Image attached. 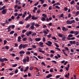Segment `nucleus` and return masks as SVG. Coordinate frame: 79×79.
I'll list each match as a JSON object with an SVG mask.
<instances>
[{
	"mask_svg": "<svg viewBox=\"0 0 79 79\" xmlns=\"http://www.w3.org/2000/svg\"><path fill=\"white\" fill-rule=\"evenodd\" d=\"M64 11H66L68 10V8H67L66 7H65L64 8Z\"/></svg>",
	"mask_w": 79,
	"mask_h": 79,
	"instance_id": "nucleus-41",
	"label": "nucleus"
},
{
	"mask_svg": "<svg viewBox=\"0 0 79 79\" xmlns=\"http://www.w3.org/2000/svg\"><path fill=\"white\" fill-rule=\"evenodd\" d=\"M67 24H70V21L69 20H67L66 22Z\"/></svg>",
	"mask_w": 79,
	"mask_h": 79,
	"instance_id": "nucleus-55",
	"label": "nucleus"
},
{
	"mask_svg": "<svg viewBox=\"0 0 79 79\" xmlns=\"http://www.w3.org/2000/svg\"><path fill=\"white\" fill-rule=\"evenodd\" d=\"M27 60L25 58H24L23 60V63H26V61L27 62H29V56H27Z\"/></svg>",
	"mask_w": 79,
	"mask_h": 79,
	"instance_id": "nucleus-1",
	"label": "nucleus"
},
{
	"mask_svg": "<svg viewBox=\"0 0 79 79\" xmlns=\"http://www.w3.org/2000/svg\"><path fill=\"white\" fill-rule=\"evenodd\" d=\"M30 26V24H28L26 26V27L27 28H29V27Z\"/></svg>",
	"mask_w": 79,
	"mask_h": 79,
	"instance_id": "nucleus-60",
	"label": "nucleus"
},
{
	"mask_svg": "<svg viewBox=\"0 0 79 79\" xmlns=\"http://www.w3.org/2000/svg\"><path fill=\"white\" fill-rule=\"evenodd\" d=\"M32 36H35V35H36V33L35 32L33 33L32 35Z\"/></svg>",
	"mask_w": 79,
	"mask_h": 79,
	"instance_id": "nucleus-32",
	"label": "nucleus"
},
{
	"mask_svg": "<svg viewBox=\"0 0 79 79\" xmlns=\"http://www.w3.org/2000/svg\"><path fill=\"white\" fill-rule=\"evenodd\" d=\"M19 53L20 54H24V53H25V52H24V51H20L19 52Z\"/></svg>",
	"mask_w": 79,
	"mask_h": 79,
	"instance_id": "nucleus-18",
	"label": "nucleus"
},
{
	"mask_svg": "<svg viewBox=\"0 0 79 79\" xmlns=\"http://www.w3.org/2000/svg\"><path fill=\"white\" fill-rule=\"evenodd\" d=\"M33 68H34V67L33 66H31L30 68V71H32V69H33Z\"/></svg>",
	"mask_w": 79,
	"mask_h": 79,
	"instance_id": "nucleus-38",
	"label": "nucleus"
},
{
	"mask_svg": "<svg viewBox=\"0 0 79 79\" xmlns=\"http://www.w3.org/2000/svg\"><path fill=\"white\" fill-rule=\"evenodd\" d=\"M6 42H7V41L6 40H4V45H5V44H6Z\"/></svg>",
	"mask_w": 79,
	"mask_h": 79,
	"instance_id": "nucleus-44",
	"label": "nucleus"
},
{
	"mask_svg": "<svg viewBox=\"0 0 79 79\" xmlns=\"http://www.w3.org/2000/svg\"><path fill=\"white\" fill-rule=\"evenodd\" d=\"M37 12V13H40V10H38Z\"/></svg>",
	"mask_w": 79,
	"mask_h": 79,
	"instance_id": "nucleus-49",
	"label": "nucleus"
},
{
	"mask_svg": "<svg viewBox=\"0 0 79 79\" xmlns=\"http://www.w3.org/2000/svg\"><path fill=\"white\" fill-rule=\"evenodd\" d=\"M79 14V11H77L76 12V16H77V15H78Z\"/></svg>",
	"mask_w": 79,
	"mask_h": 79,
	"instance_id": "nucleus-42",
	"label": "nucleus"
},
{
	"mask_svg": "<svg viewBox=\"0 0 79 79\" xmlns=\"http://www.w3.org/2000/svg\"><path fill=\"white\" fill-rule=\"evenodd\" d=\"M5 48L6 50H9V46H5Z\"/></svg>",
	"mask_w": 79,
	"mask_h": 79,
	"instance_id": "nucleus-33",
	"label": "nucleus"
},
{
	"mask_svg": "<svg viewBox=\"0 0 79 79\" xmlns=\"http://www.w3.org/2000/svg\"><path fill=\"white\" fill-rule=\"evenodd\" d=\"M26 40H27V38L26 37L24 38L23 39V41H26Z\"/></svg>",
	"mask_w": 79,
	"mask_h": 79,
	"instance_id": "nucleus-39",
	"label": "nucleus"
},
{
	"mask_svg": "<svg viewBox=\"0 0 79 79\" xmlns=\"http://www.w3.org/2000/svg\"><path fill=\"white\" fill-rule=\"evenodd\" d=\"M41 64H42L44 66H45V64L44 62H42L41 63Z\"/></svg>",
	"mask_w": 79,
	"mask_h": 79,
	"instance_id": "nucleus-47",
	"label": "nucleus"
},
{
	"mask_svg": "<svg viewBox=\"0 0 79 79\" xmlns=\"http://www.w3.org/2000/svg\"><path fill=\"white\" fill-rule=\"evenodd\" d=\"M23 48V44H21L19 46V50H21V49H22V48Z\"/></svg>",
	"mask_w": 79,
	"mask_h": 79,
	"instance_id": "nucleus-15",
	"label": "nucleus"
},
{
	"mask_svg": "<svg viewBox=\"0 0 79 79\" xmlns=\"http://www.w3.org/2000/svg\"><path fill=\"white\" fill-rule=\"evenodd\" d=\"M2 14L5 15L6 13V9H3L2 11Z\"/></svg>",
	"mask_w": 79,
	"mask_h": 79,
	"instance_id": "nucleus-4",
	"label": "nucleus"
},
{
	"mask_svg": "<svg viewBox=\"0 0 79 79\" xmlns=\"http://www.w3.org/2000/svg\"><path fill=\"white\" fill-rule=\"evenodd\" d=\"M18 73V69H16L15 71V73L17 74V73Z\"/></svg>",
	"mask_w": 79,
	"mask_h": 79,
	"instance_id": "nucleus-26",
	"label": "nucleus"
},
{
	"mask_svg": "<svg viewBox=\"0 0 79 79\" xmlns=\"http://www.w3.org/2000/svg\"><path fill=\"white\" fill-rule=\"evenodd\" d=\"M32 16L31 15V14H29V16H28V19H31V17Z\"/></svg>",
	"mask_w": 79,
	"mask_h": 79,
	"instance_id": "nucleus-62",
	"label": "nucleus"
},
{
	"mask_svg": "<svg viewBox=\"0 0 79 79\" xmlns=\"http://www.w3.org/2000/svg\"><path fill=\"white\" fill-rule=\"evenodd\" d=\"M73 35L70 34L68 36V37H72Z\"/></svg>",
	"mask_w": 79,
	"mask_h": 79,
	"instance_id": "nucleus-34",
	"label": "nucleus"
},
{
	"mask_svg": "<svg viewBox=\"0 0 79 79\" xmlns=\"http://www.w3.org/2000/svg\"><path fill=\"white\" fill-rule=\"evenodd\" d=\"M28 45L27 44H23V45H22L23 48H25L26 47H27Z\"/></svg>",
	"mask_w": 79,
	"mask_h": 79,
	"instance_id": "nucleus-11",
	"label": "nucleus"
},
{
	"mask_svg": "<svg viewBox=\"0 0 79 79\" xmlns=\"http://www.w3.org/2000/svg\"><path fill=\"white\" fill-rule=\"evenodd\" d=\"M17 9H18V10H19V9H21V6H18L17 7Z\"/></svg>",
	"mask_w": 79,
	"mask_h": 79,
	"instance_id": "nucleus-58",
	"label": "nucleus"
},
{
	"mask_svg": "<svg viewBox=\"0 0 79 79\" xmlns=\"http://www.w3.org/2000/svg\"><path fill=\"white\" fill-rule=\"evenodd\" d=\"M3 60H4V61H8V59L6 58H3Z\"/></svg>",
	"mask_w": 79,
	"mask_h": 79,
	"instance_id": "nucleus-25",
	"label": "nucleus"
},
{
	"mask_svg": "<svg viewBox=\"0 0 79 79\" xmlns=\"http://www.w3.org/2000/svg\"><path fill=\"white\" fill-rule=\"evenodd\" d=\"M63 16H64V14L63 13H62L61 14L60 16L59 17V18H63Z\"/></svg>",
	"mask_w": 79,
	"mask_h": 79,
	"instance_id": "nucleus-21",
	"label": "nucleus"
},
{
	"mask_svg": "<svg viewBox=\"0 0 79 79\" xmlns=\"http://www.w3.org/2000/svg\"><path fill=\"white\" fill-rule=\"evenodd\" d=\"M41 20L42 21H45V18L44 17H42L41 19Z\"/></svg>",
	"mask_w": 79,
	"mask_h": 79,
	"instance_id": "nucleus-22",
	"label": "nucleus"
},
{
	"mask_svg": "<svg viewBox=\"0 0 79 79\" xmlns=\"http://www.w3.org/2000/svg\"><path fill=\"white\" fill-rule=\"evenodd\" d=\"M75 23V20H71L70 21V24H71L72 23L74 24Z\"/></svg>",
	"mask_w": 79,
	"mask_h": 79,
	"instance_id": "nucleus-12",
	"label": "nucleus"
},
{
	"mask_svg": "<svg viewBox=\"0 0 79 79\" xmlns=\"http://www.w3.org/2000/svg\"><path fill=\"white\" fill-rule=\"evenodd\" d=\"M52 17H49V18H46V21L47 22H49L50 21H52Z\"/></svg>",
	"mask_w": 79,
	"mask_h": 79,
	"instance_id": "nucleus-5",
	"label": "nucleus"
},
{
	"mask_svg": "<svg viewBox=\"0 0 79 79\" xmlns=\"http://www.w3.org/2000/svg\"><path fill=\"white\" fill-rule=\"evenodd\" d=\"M28 19H29V17H27L26 18V19H25V21H27L28 20Z\"/></svg>",
	"mask_w": 79,
	"mask_h": 79,
	"instance_id": "nucleus-52",
	"label": "nucleus"
},
{
	"mask_svg": "<svg viewBox=\"0 0 79 79\" xmlns=\"http://www.w3.org/2000/svg\"><path fill=\"white\" fill-rule=\"evenodd\" d=\"M19 24H24V22L22 21H20L19 22Z\"/></svg>",
	"mask_w": 79,
	"mask_h": 79,
	"instance_id": "nucleus-27",
	"label": "nucleus"
},
{
	"mask_svg": "<svg viewBox=\"0 0 79 79\" xmlns=\"http://www.w3.org/2000/svg\"><path fill=\"white\" fill-rule=\"evenodd\" d=\"M30 28L31 29H34L35 28L34 26L31 25V26L30 27Z\"/></svg>",
	"mask_w": 79,
	"mask_h": 79,
	"instance_id": "nucleus-40",
	"label": "nucleus"
},
{
	"mask_svg": "<svg viewBox=\"0 0 79 79\" xmlns=\"http://www.w3.org/2000/svg\"><path fill=\"white\" fill-rule=\"evenodd\" d=\"M45 37H43V42H45Z\"/></svg>",
	"mask_w": 79,
	"mask_h": 79,
	"instance_id": "nucleus-61",
	"label": "nucleus"
},
{
	"mask_svg": "<svg viewBox=\"0 0 79 79\" xmlns=\"http://www.w3.org/2000/svg\"><path fill=\"white\" fill-rule=\"evenodd\" d=\"M39 18V17L37 16L36 17H35V16L33 15L31 18V19H33V20H36V19H37Z\"/></svg>",
	"mask_w": 79,
	"mask_h": 79,
	"instance_id": "nucleus-2",
	"label": "nucleus"
},
{
	"mask_svg": "<svg viewBox=\"0 0 79 79\" xmlns=\"http://www.w3.org/2000/svg\"><path fill=\"white\" fill-rule=\"evenodd\" d=\"M0 61H1V62H4L3 59L0 58Z\"/></svg>",
	"mask_w": 79,
	"mask_h": 79,
	"instance_id": "nucleus-24",
	"label": "nucleus"
},
{
	"mask_svg": "<svg viewBox=\"0 0 79 79\" xmlns=\"http://www.w3.org/2000/svg\"><path fill=\"white\" fill-rule=\"evenodd\" d=\"M76 8L77 10H79V6H78L77 7L76 6Z\"/></svg>",
	"mask_w": 79,
	"mask_h": 79,
	"instance_id": "nucleus-64",
	"label": "nucleus"
},
{
	"mask_svg": "<svg viewBox=\"0 0 79 79\" xmlns=\"http://www.w3.org/2000/svg\"><path fill=\"white\" fill-rule=\"evenodd\" d=\"M38 57L39 59H40V60H42V59H43L44 58V57L42 56H38Z\"/></svg>",
	"mask_w": 79,
	"mask_h": 79,
	"instance_id": "nucleus-17",
	"label": "nucleus"
},
{
	"mask_svg": "<svg viewBox=\"0 0 79 79\" xmlns=\"http://www.w3.org/2000/svg\"><path fill=\"white\" fill-rule=\"evenodd\" d=\"M2 7L0 6V8ZM6 8V6H4L1 8H0V10H4L5 8Z\"/></svg>",
	"mask_w": 79,
	"mask_h": 79,
	"instance_id": "nucleus-14",
	"label": "nucleus"
},
{
	"mask_svg": "<svg viewBox=\"0 0 79 79\" xmlns=\"http://www.w3.org/2000/svg\"><path fill=\"white\" fill-rule=\"evenodd\" d=\"M56 78H58L60 77V75H57V76H56Z\"/></svg>",
	"mask_w": 79,
	"mask_h": 79,
	"instance_id": "nucleus-50",
	"label": "nucleus"
},
{
	"mask_svg": "<svg viewBox=\"0 0 79 79\" xmlns=\"http://www.w3.org/2000/svg\"><path fill=\"white\" fill-rule=\"evenodd\" d=\"M51 36H52L51 34H49V35H48V37L49 38H50V37H51Z\"/></svg>",
	"mask_w": 79,
	"mask_h": 79,
	"instance_id": "nucleus-46",
	"label": "nucleus"
},
{
	"mask_svg": "<svg viewBox=\"0 0 79 79\" xmlns=\"http://www.w3.org/2000/svg\"><path fill=\"white\" fill-rule=\"evenodd\" d=\"M69 73H68V74H66L64 76L65 77H67V78H69Z\"/></svg>",
	"mask_w": 79,
	"mask_h": 79,
	"instance_id": "nucleus-16",
	"label": "nucleus"
},
{
	"mask_svg": "<svg viewBox=\"0 0 79 79\" xmlns=\"http://www.w3.org/2000/svg\"><path fill=\"white\" fill-rule=\"evenodd\" d=\"M62 30L63 31H68V29L67 28H65L64 27H63L62 28Z\"/></svg>",
	"mask_w": 79,
	"mask_h": 79,
	"instance_id": "nucleus-6",
	"label": "nucleus"
},
{
	"mask_svg": "<svg viewBox=\"0 0 79 79\" xmlns=\"http://www.w3.org/2000/svg\"><path fill=\"white\" fill-rule=\"evenodd\" d=\"M52 75H51L50 74H49L48 76H46V78H47L48 79L50 78V77H52Z\"/></svg>",
	"mask_w": 79,
	"mask_h": 79,
	"instance_id": "nucleus-9",
	"label": "nucleus"
},
{
	"mask_svg": "<svg viewBox=\"0 0 79 79\" xmlns=\"http://www.w3.org/2000/svg\"><path fill=\"white\" fill-rule=\"evenodd\" d=\"M47 42L50 45H52V43L50 41H48Z\"/></svg>",
	"mask_w": 79,
	"mask_h": 79,
	"instance_id": "nucleus-43",
	"label": "nucleus"
},
{
	"mask_svg": "<svg viewBox=\"0 0 79 79\" xmlns=\"http://www.w3.org/2000/svg\"><path fill=\"white\" fill-rule=\"evenodd\" d=\"M28 69H29V66H27L25 68V69L24 70V72H27V71L28 70Z\"/></svg>",
	"mask_w": 79,
	"mask_h": 79,
	"instance_id": "nucleus-10",
	"label": "nucleus"
},
{
	"mask_svg": "<svg viewBox=\"0 0 79 79\" xmlns=\"http://www.w3.org/2000/svg\"><path fill=\"white\" fill-rule=\"evenodd\" d=\"M26 54H27V55H30V54H31V52L29 51H27L26 52Z\"/></svg>",
	"mask_w": 79,
	"mask_h": 79,
	"instance_id": "nucleus-31",
	"label": "nucleus"
},
{
	"mask_svg": "<svg viewBox=\"0 0 79 79\" xmlns=\"http://www.w3.org/2000/svg\"><path fill=\"white\" fill-rule=\"evenodd\" d=\"M38 49H39V50H38L39 52H40L41 53H45V51H42V49L40 48H38Z\"/></svg>",
	"mask_w": 79,
	"mask_h": 79,
	"instance_id": "nucleus-3",
	"label": "nucleus"
},
{
	"mask_svg": "<svg viewBox=\"0 0 79 79\" xmlns=\"http://www.w3.org/2000/svg\"><path fill=\"white\" fill-rule=\"evenodd\" d=\"M35 27H39V26H40V25L39 24H35Z\"/></svg>",
	"mask_w": 79,
	"mask_h": 79,
	"instance_id": "nucleus-45",
	"label": "nucleus"
},
{
	"mask_svg": "<svg viewBox=\"0 0 79 79\" xmlns=\"http://www.w3.org/2000/svg\"><path fill=\"white\" fill-rule=\"evenodd\" d=\"M11 26H10L8 27V28H6V29H8V30H10V29H10V28H11Z\"/></svg>",
	"mask_w": 79,
	"mask_h": 79,
	"instance_id": "nucleus-37",
	"label": "nucleus"
},
{
	"mask_svg": "<svg viewBox=\"0 0 79 79\" xmlns=\"http://www.w3.org/2000/svg\"><path fill=\"white\" fill-rule=\"evenodd\" d=\"M70 34H72L74 33V31H71L70 33Z\"/></svg>",
	"mask_w": 79,
	"mask_h": 79,
	"instance_id": "nucleus-56",
	"label": "nucleus"
},
{
	"mask_svg": "<svg viewBox=\"0 0 79 79\" xmlns=\"http://www.w3.org/2000/svg\"><path fill=\"white\" fill-rule=\"evenodd\" d=\"M35 25V22H33L31 23V26H34Z\"/></svg>",
	"mask_w": 79,
	"mask_h": 79,
	"instance_id": "nucleus-63",
	"label": "nucleus"
},
{
	"mask_svg": "<svg viewBox=\"0 0 79 79\" xmlns=\"http://www.w3.org/2000/svg\"><path fill=\"white\" fill-rule=\"evenodd\" d=\"M76 45L77 46H78L79 45V43L77 41L76 43Z\"/></svg>",
	"mask_w": 79,
	"mask_h": 79,
	"instance_id": "nucleus-53",
	"label": "nucleus"
},
{
	"mask_svg": "<svg viewBox=\"0 0 79 79\" xmlns=\"http://www.w3.org/2000/svg\"><path fill=\"white\" fill-rule=\"evenodd\" d=\"M66 36H63L62 37V40L63 41H65V39H66Z\"/></svg>",
	"mask_w": 79,
	"mask_h": 79,
	"instance_id": "nucleus-19",
	"label": "nucleus"
},
{
	"mask_svg": "<svg viewBox=\"0 0 79 79\" xmlns=\"http://www.w3.org/2000/svg\"><path fill=\"white\" fill-rule=\"evenodd\" d=\"M39 44L40 45V47H44V43H42L41 42H40L39 43Z\"/></svg>",
	"mask_w": 79,
	"mask_h": 79,
	"instance_id": "nucleus-7",
	"label": "nucleus"
},
{
	"mask_svg": "<svg viewBox=\"0 0 79 79\" xmlns=\"http://www.w3.org/2000/svg\"><path fill=\"white\" fill-rule=\"evenodd\" d=\"M43 32H44L45 34H48V32H47L46 31L44 30L43 31Z\"/></svg>",
	"mask_w": 79,
	"mask_h": 79,
	"instance_id": "nucleus-30",
	"label": "nucleus"
},
{
	"mask_svg": "<svg viewBox=\"0 0 79 79\" xmlns=\"http://www.w3.org/2000/svg\"><path fill=\"white\" fill-rule=\"evenodd\" d=\"M52 39H54V40H57V39H56V37H52Z\"/></svg>",
	"mask_w": 79,
	"mask_h": 79,
	"instance_id": "nucleus-59",
	"label": "nucleus"
},
{
	"mask_svg": "<svg viewBox=\"0 0 79 79\" xmlns=\"http://www.w3.org/2000/svg\"><path fill=\"white\" fill-rule=\"evenodd\" d=\"M18 65V64H13L12 65V67H16V66H17V65Z\"/></svg>",
	"mask_w": 79,
	"mask_h": 79,
	"instance_id": "nucleus-36",
	"label": "nucleus"
},
{
	"mask_svg": "<svg viewBox=\"0 0 79 79\" xmlns=\"http://www.w3.org/2000/svg\"><path fill=\"white\" fill-rule=\"evenodd\" d=\"M74 3V1L72 0V1H71V2H70V4L73 5V3Z\"/></svg>",
	"mask_w": 79,
	"mask_h": 79,
	"instance_id": "nucleus-35",
	"label": "nucleus"
},
{
	"mask_svg": "<svg viewBox=\"0 0 79 79\" xmlns=\"http://www.w3.org/2000/svg\"><path fill=\"white\" fill-rule=\"evenodd\" d=\"M21 39V36H19L18 37V42H20L21 41L20 40Z\"/></svg>",
	"mask_w": 79,
	"mask_h": 79,
	"instance_id": "nucleus-20",
	"label": "nucleus"
},
{
	"mask_svg": "<svg viewBox=\"0 0 79 79\" xmlns=\"http://www.w3.org/2000/svg\"><path fill=\"white\" fill-rule=\"evenodd\" d=\"M14 32H15V31H11L10 32V34H13L14 33Z\"/></svg>",
	"mask_w": 79,
	"mask_h": 79,
	"instance_id": "nucleus-29",
	"label": "nucleus"
},
{
	"mask_svg": "<svg viewBox=\"0 0 79 79\" xmlns=\"http://www.w3.org/2000/svg\"><path fill=\"white\" fill-rule=\"evenodd\" d=\"M35 40L36 41V42H39V41H40V40H41V39L40 38H36L35 39Z\"/></svg>",
	"mask_w": 79,
	"mask_h": 79,
	"instance_id": "nucleus-8",
	"label": "nucleus"
},
{
	"mask_svg": "<svg viewBox=\"0 0 79 79\" xmlns=\"http://www.w3.org/2000/svg\"><path fill=\"white\" fill-rule=\"evenodd\" d=\"M58 36H59V37H63V35L60 34L58 35Z\"/></svg>",
	"mask_w": 79,
	"mask_h": 79,
	"instance_id": "nucleus-54",
	"label": "nucleus"
},
{
	"mask_svg": "<svg viewBox=\"0 0 79 79\" xmlns=\"http://www.w3.org/2000/svg\"><path fill=\"white\" fill-rule=\"evenodd\" d=\"M79 31H74V34L75 35H77L78 34H79Z\"/></svg>",
	"mask_w": 79,
	"mask_h": 79,
	"instance_id": "nucleus-13",
	"label": "nucleus"
},
{
	"mask_svg": "<svg viewBox=\"0 0 79 79\" xmlns=\"http://www.w3.org/2000/svg\"><path fill=\"white\" fill-rule=\"evenodd\" d=\"M47 6V4H44L43 5V6H44V7H46Z\"/></svg>",
	"mask_w": 79,
	"mask_h": 79,
	"instance_id": "nucleus-48",
	"label": "nucleus"
},
{
	"mask_svg": "<svg viewBox=\"0 0 79 79\" xmlns=\"http://www.w3.org/2000/svg\"><path fill=\"white\" fill-rule=\"evenodd\" d=\"M32 47L33 48H36V46H35V45H33Z\"/></svg>",
	"mask_w": 79,
	"mask_h": 79,
	"instance_id": "nucleus-57",
	"label": "nucleus"
},
{
	"mask_svg": "<svg viewBox=\"0 0 79 79\" xmlns=\"http://www.w3.org/2000/svg\"><path fill=\"white\" fill-rule=\"evenodd\" d=\"M42 16H44V18H47V15L45 14H43Z\"/></svg>",
	"mask_w": 79,
	"mask_h": 79,
	"instance_id": "nucleus-23",
	"label": "nucleus"
},
{
	"mask_svg": "<svg viewBox=\"0 0 79 79\" xmlns=\"http://www.w3.org/2000/svg\"><path fill=\"white\" fill-rule=\"evenodd\" d=\"M26 32V30L25 29H23L22 30V33L23 34H24L25 32Z\"/></svg>",
	"mask_w": 79,
	"mask_h": 79,
	"instance_id": "nucleus-28",
	"label": "nucleus"
},
{
	"mask_svg": "<svg viewBox=\"0 0 79 79\" xmlns=\"http://www.w3.org/2000/svg\"><path fill=\"white\" fill-rule=\"evenodd\" d=\"M55 45H56V47H59V46H58V45L57 44V43H55Z\"/></svg>",
	"mask_w": 79,
	"mask_h": 79,
	"instance_id": "nucleus-51",
	"label": "nucleus"
}]
</instances>
